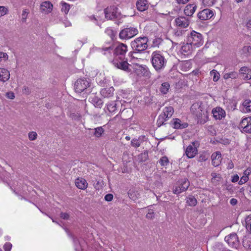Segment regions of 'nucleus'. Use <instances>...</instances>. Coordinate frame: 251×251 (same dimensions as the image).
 <instances>
[{"mask_svg":"<svg viewBox=\"0 0 251 251\" xmlns=\"http://www.w3.org/2000/svg\"><path fill=\"white\" fill-rule=\"evenodd\" d=\"M237 203V200L234 198H232L230 201V203L232 205H235Z\"/></svg>","mask_w":251,"mask_h":251,"instance_id":"62","label":"nucleus"},{"mask_svg":"<svg viewBox=\"0 0 251 251\" xmlns=\"http://www.w3.org/2000/svg\"><path fill=\"white\" fill-rule=\"evenodd\" d=\"M113 64L117 68L126 72L130 73L131 72V66L126 60H123L121 59L119 60L115 58L113 61Z\"/></svg>","mask_w":251,"mask_h":251,"instance_id":"9","label":"nucleus"},{"mask_svg":"<svg viewBox=\"0 0 251 251\" xmlns=\"http://www.w3.org/2000/svg\"><path fill=\"white\" fill-rule=\"evenodd\" d=\"M217 0H202V4L205 7H210L215 4Z\"/></svg>","mask_w":251,"mask_h":251,"instance_id":"41","label":"nucleus"},{"mask_svg":"<svg viewBox=\"0 0 251 251\" xmlns=\"http://www.w3.org/2000/svg\"><path fill=\"white\" fill-rule=\"evenodd\" d=\"M245 226L248 230L251 229V215L246 218Z\"/></svg>","mask_w":251,"mask_h":251,"instance_id":"42","label":"nucleus"},{"mask_svg":"<svg viewBox=\"0 0 251 251\" xmlns=\"http://www.w3.org/2000/svg\"><path fill=\"white\" fill-rule=\"evenodd\" d=\"M127 51V47L123 43L117 45L114 49V54L116 55H124Z\"/></svg>","mask_w":251,"mask_h":251,"instance_id":"17","label":"nucleus"},{"mask_svg":"<svg viewBox=\"0 0 251 251\" xmlns=\"http://www.w3.org/2000/svg\"><path fill=\"white\" fill-rule=\"evenodd\" d=\"M90 82L89 79H79L75 83V88L76 92L81 93L89 86Z\"/></svg>","mask_w":251,"mask_h":251,"instance_id":"11","label":"nucleus"},{"mask_svg":"<svg viewBox=\"0 0 251 251\" xmlns=\"http://www.w3.org/2000/svg\"><path fill=\"white\" fill-rule=\"evenodd\" d=\"M53 9V4L49 1H43L40 4V11L44 14L50 13Z\"/></svg>","mask_w":251,"mask_h":251,"instance_id":"15","label":"nucleus"},{"mask_svg":"<svg viewBox=\"0 0 251 251\" xmlns=\"http://www.w3.org/2000/svg\"><path fill=\"white\" fill-rule=\"evenodd\" d=\"M90 99L91 100V102L95 107L99 108L101 107L103 101L101 99L95 96L93 97H91Z\"/></svg>","mask_w":251,"mask_h":251,"instance_id":"32","label":"nucleus"},{"mask_svg":"<svg viewBox=\"0 0 251 251\" xmlns=\"http://www.w3.org/2000/svg\"><path fill=\"white\" fill-rule=\"evenodd\" d=\"M173 126L175 128L182 129L188 126L187 123L181 121L180 119L176 118L172 121Z\"/></svg>","mask_w":251,"mask_h":251,"instance_id":"23","label":"nucleus"},{"mask_svg":"<svg viewBox=\"0 0 251 251\" xmlns=\"http://www.w3.org/2000/svg\"><path fill=\"white\" fill-rule=\"evenodd\" d=\"M191 110L197 116L198 123L203 124L208 121L207 111L201 102L194 103L191 106Z\"/></svg>","mask_w":251,"mask_h":251,"instance_id":"2","label":"nucleus"},{"mask_svg":"<svg viewBox=\"0 0 251 251\" xmlns=\"http://www.w3.org/2000/svg\"><path fill=\"white\" fill-rule=\"evenodd\" d=\"M114 89L113 87L102 89L100 91L101 96L104 98H110L113 95Z\"/></svg>","mask_w":251,"mask_h":251,"instance_id":"27","label":"nucleus"},{"mask_svg":"<svg viewBox=\"0 0 251 251\" xmlns=\"http://www.w3.org/2000/svg\"><path fill=\"white\" fill-rule=\"evenodd\" d=\"M246 25L249 28H251V19H249L247 22Z\"/></svg>","mask_w":251,"mask_h":251,"instance_id":"64","label":"nucleus"},{"mask_svg":"<svg viewBox=\"0 0 251 251\" xmlns=\"http://www.w3.org/2000/svg\"><path fill=\"white\" fill-rule=\"evenodd\" d=\"M8 12V8L7 7L4 6H0V17H1L7 14Z\"/></svg>","mask_w":251,"mask_h":251,"instance_id":"44","label":"nucleus"},{"mask_svg":"<svg viewBox=\"0 0 251 251\" xmlns=\"http://www.w3.org/2000/svg\"><path fill=\"white\" fill-rule=\"evenodd\" d=\"M187 42L196 49L203 45V39L201 33L193 30L187 35Z\"/></svg>","mask_w":251,"mask_h":251,"instance_id":"4","label":"nucleus"},{"mask_svg":"<svg viewBox=\"0 0 251 251\" xmlns=\"http://www.w3.org/2000/svg\"><path fill=\"white\" fill-rule=\"evenodd\" d=\"M238 74L236 72H231L227 73H225L223 77L225 79H227L229 78L235 79L238 77Z\"/></svg>","mask_w":251,"mask_h":251,"instance_id":"34","label":"nucleus"},{"mask_svg":"<svg viewBox=\"0 0 251 251\" xmlns=\"http://www.w3.org/2000/svg\"><path fill=\"white\" fill-rule=\"evenodd\" d=\"M213 117L215 120H221L226 117V111L222 108L217 106L212 110Z\"/></svg>","mask_w":251,"mask_h":251,"instance_id":"12","label":"nucleus"},{"mask_svg":"<svg viewBox=\"0 0 251 251\" xmlns=\"http://www.w3.org/2000/svg\"><path fill=\"white\" fill-rule=\"evenodd\" d=\"M37 134L36 132L31 131L28 133V138L30 140L33 141L37 138Z\"/></svg>","mask_w":251,"mask_h":251,"instance_id":"46","label":"nucleus"},{"mask_svg":"<svg viewBox=\"0 0 251 251\" xmlns=\"http://www.w3.org/2000/svg\"><path fill=\"white\" fill-rule=\"evenodd\" d=\"M239 74L244 79L249 80L251 79V69L247 67H242L240 69Z\"/></svg>","mask_w":251,"mask_h":251,"instance_id":"20","label":"nucleus"},{"mask_svg":"<svg viewBox=\"0 0 251 251\" xmlns=\"http://www.w3.org/2000/svg\"><path fill=\"white\" fill-rule=\"evenodd\" d=\"M12 248V244L10 243H6L4 245V249L5 251H10Z\"/></svg>","mask_w":251,"mask_h":251,"instance_id":"53","label":"nucleus"},{"mask_svg":"<svg viewBox=\"0 0 251 251\" xmlns=\"http://www.w3.org/2000/svg\"><path fill=\"white\" fill-rule=\"evenodd\" d=\"M5 96L7 98L13 100L15 98V94L13 92L10 91L6 93Z\"/></svg>","mask_w":251,"mask_h":251,"instance_id":"51","label":"nucleus"},{"mask_svg":"<svg viewBox=\"0 0 251 251\" xmlns=\"http://www.w3.org/2000/svg\"><path fill=\"white\" fill-rule=\"evenodd\" d=\"M137 9L140 11H144L148 8V3L147 0H138L136 2Z\"/></svg>","mask_w":251,"mask_h":251,"instance_id":"28","label":"nucleus"},{"mask_svg":"<svg viewBox=\"0 0 251 251\" xmlns=\"http://www.w3.org/2000/svg\"><path fill=\"white\" fill-rule=\"evenodd\" d=\"M167 120V118L164 117V116L162 115H160L158 117L157 123L158 125H161L163 124L165 121H166Z\"/></svg>","mask_w":251,"mask_h":251,"instance_id":"50","label":"nucleus"},{"mask_svg":"<svg viewBox=\"0 0 251 251\" xmlns=\"http://www.w3.org/2000/svg\"><path fill=\"white\" fill-rule=\"evenodd\" d=\"M75 184L79 189L85 190L88 187L87 181L82 177H79L75 179Z\"/></svg>","mask_w":251,"mask_h":251,"instance_id":"24","label":"nucleus"},{"mask_svg":"<svg viewBox=\"0 0 251 251\" xmlns=\"http://www.w3.org/2000/svg\"><path fill=\"white\" fill-rule=\"evenodd\" d=\"M138 33V29L135 27L126 28L120 32L119 36L122 39H128L137 35Z\"/></svg>","mask_w":251,"mask_h":251,"instance_id":"8","label":"nucleus"},{"mask_svg":"<svg viewBox=\"0 0 251 251\" xmlns=\"http://www.w3.org/2000/svg\"><path fill=\"white\" fill-rule=\"evenodd\" d=\"M225 240L229 246L233 248H236L238 245V237L235 233H232L226 236Z\"/></svg>","mask_w":251,"mask_h":251,"instance_id":"13","label":"nucleus"},{"mask_svg":"<svg viewBox=\"0 0 251 251\" xmlns=\"http://www.w3.org/2000/svg\"><path fill=\"white\" fill-rule=\"evenodd\" d=\"M60 4L61 5L62 12L65 14H67L70 9V5L63 1L61 2Z\"/></svg>","mask_w":251,"mask_h":251,"instance_id":"38","label":"nucleus"},{"mask_svg":"<svg viewBox=\"0 0 251 251\" xmlns=\"http://www.w3.org/2000/svg\"><path fill=\"white\" fill-rule=\"evenodd\" d=\"M133 61L134 62V59ZM133 69L135 73L139 76H149L150 72L148 67L145 65H141L134 62Z\"/></svg>","mask_w":251,"mask_h":251,"instance_id":"7","label":"nucleus"},{"mask_svg":"<svg viewBox=\"0 0 251 251\" xmlns=\"http://www.w3.org/2000/svg\"><path fill=\"white\" fill-rule=\"evenodd\" d=\"M154 213L152 209H149L148 213L147 214L146 217L148 219H152L154 217Z\"/></svg>","mask_w":251,"mask_h":251,"instance_id":"52","label":"nucleus"},{"mask_svg":"<svg viewBox=\"0 0 251 251\" xmlns=\"http://www.w3.org/2000/svg\"><path fill=\"white\" fill-rule=\"evenodd\" d=\"M128 195L129 198L133 201L137 200L140 196L139 193L134 189H130L129 190Z\"/></svg>","mask_w":251,"mask_h":251,"instance_id":"33","label":"nucleus"},{"mask_svg":"<svg viewBox=\"0 0 251 251\" xmlns=\"http://www.w3.org/2000/svg\"><path fill=\"white\" fill-rule=\"evenodd\" d=\"M190 185L189 182L186 178H183L178 181L173 187V192L175 194H178L186 191Z\"/></svg>","mask_w":251,"mask_h":251,"instance_id":"6","label":"nucleus"},{"mask_svg":"<svg viewBox=\"0 0 251 251\" xmlns=\"http://www.w3.org/2000/svg\"><path fill=\"white\" fill-rule=\"evenodd\" d=\"M197 8L195 4H190L186 6L184 8V14L188 16H191L193 15Z\"/></svg>","mask_w":251,"mask_h":251,"instance_id":"26","label":"nucleus"},{"mask_svg":"<svg viewBox=\"0 0 251 251\" xmlns=\"http://www.w3.org/2000/svg\"><path fill=\"white\" fill-rule=\"evenodd\" d=\"M207 159V157H206L205 156H200V157H199V161H205L206 160V159Z\"/></svg>","mask_w":251,"mask_h":251,"instance_id":"63","label":"nucleus"},{"mask_svg":"<svg viewBox=\"0 0 251 251\" xmlns=\"http://www.w3.org/2000/svg\"><path fill=\"white\" fill-rule=\"evenodd\" d=\"M103 131V129L101 127H97L95 128V135L97 137H100L101 136Z\"/></svg>","mask_w":251,"mask_h":251,"instance_id":"45","label":"nucleus"},{"mask_svg":"<svg viewBox=\"0 0 251 251\" xmlns=\"http://www.w3.org/2000/svg\"><path fill=\"white\" fill-rule=\"evenodd\" d=\"M243 245L245 249L251 251V233L248 234L244 237Z\"/></svg>","mask_w":251,"mask_h":251,"instance_id":"30","label":"nucleus"},{"mask_svg":"<svg viewBox=\"0 0 251 251\" xmlns=\"http://www.w3.org/2000/svg\"><path fill=\"white\" fill-rule=\"evenodd\" d=\"M132 146L137 148L140 146L141 143L140 141L136 139H133L131 141Z\"/></svg>","mask_w":251,"mask_h":251,"instance_id":"47","label":"nucleus"},{"mask_svg":"<svg viewBox=\"0 0 251 251\" xmlns=\"http://www.w3.org/2000/svg\"><path fill=\"white\" fill-rule=\"evenodd\" d=\"M10 72L8 70L4 68H0V81L6 82L10 78Z\"/></svg>","mask_w":251,"mask_h":251,"instance_id":"21","label":"nucleus"},{"mask_svg":"<svg viewBox=\"0 0 251 251\" xmlns=\"http://www.w3.org/2000/svg\"><path fill=\"white\" fill-rule=\"evenodd\" d=\"M212 163L215 167L218 166L222 160V156L220 152L216 151L211 155Z\"/></svg>","mask_w":251,"mask_h":251,"instance_id":"22","label":"nucleus"},{"mask_svg":"<svg viewBox=\"0 0 251 251\" xmlns=\"http://www.w3.org/2000/svg\"><path fill=\"white\" fill-rule=\"evenodd\" d=\"M170 89V84L168 82H164L162 83L160 88V91L163 94H167Z\"/></svg>","mask_w":251,"mask_h":251,"instance_id":"36","label":"nucleus"},{"mask_svg":"<svg viewBox=\"0 0 251 251\" xmlns=\"http://www.w3.org/2000/svg\"><path fill=\"white\" fill-rule=\"evenodd\" d=\"M187 203L190 206H195L197 203V201L194 197L190 196L187 199Z\"/></svg>","mask_w":251,"mask_h":251,"instance_id":"40","label":"nucleus"},{"mask_svg":"<svg viewBox=\"0 0 251 251\" xmlns=\"http://www.w3.org/2000/svg\"><path fill=\"white\" fill-rule=\"evenodd\" d=\"M198 143L193 142L192 145H190L186 148L185 153L187 156L189 158H193L198 153L197 146Z\"/></svg>","mask_w":251,"mask_h":251,"instance_id":"14","label":"nucleus"},{"mask_svg":"<svg viewBox=\"0 0 251 251\" xmlns=\"http://www.w3.org/2000/svg\"><path fill=\"white\" fill-rule=\"evenodd\" d=\"M249 178L248 176H246L243 175L241 177L240 180L239 181L238 183L239 185H243L247 182L249 180Z\"/></svg>","mask_w":251,"mask_h":251,"instance_id":"48","label":"nucleus"},{"mask_svg":"<svg viewBox=\"0 0 251 251\" xmlns=\"http://www.w3.org/2000/svg\"><path fill=\"white\" fill-rule=\"evenodd\" d=\"M151 62L154 68L158 71L165 67L167 61L160 51H155L151 54Z\"/></svg>","mask_w":251,"mask_h":251,"instance_id":"3","label":"nucleus"},{"mask_svg":"<svg viewBox=\"0 0 251 251\" xmlns=\"http://www.w3.org/2000/svg\"><path fill=\"white\" fill-rule=\"evenodd\" d=\"M214 13L213 11L209 9H205L199 12V18L202 20H206L213 17Z\"/></svg>","mask_w":251,"mask_h":251,"instance_id":"19","label":"nucleus"},{"mask_svg":"<svg viewBox=\"0 0 251 251\" xmlns=\"http://www.w3.org/2000/svg\"><path fill=\"white\" fill-rule=\"evenodd\" d=\"M113 196L111 194H107L104 197V199L106 201H110L112 200Z\"/></svg>","mask_w":251,"mask_h":251,"instance_id":"54","label":"nucleus"},{"mask_svg":"<svg viewBox=\"0 0 251 251\" xmlns=\"http://www.w3.org/2000/svg\"><path fill=\"white\" fill-rule=\"evenodd\" d=\"M234 167V164L231 161H229L227 166V169H231Z\"/></svg>","mask_w":251,"mask_h":251,"instance_id":"61","label":"nucleus"},{"mask_svg":"<svg viewBox=\"0 0 251 251\" xmlns=\"http://www.w3.org/2000/svg\"><path fill=\"white\" fill-rule=\"evenodd\" d=\"M240 110L244 113H248L251 111V100H245L240 107Z\"/></svg>","mask_w":251,"mask_h":251,"instance_id":"25","label":"nucleus"},{"mask_svg":"<svg viewBox=\"0 0 251 251\" xmlns=\"http://www.w3.org/2000/svg\"><path fill=\"white\" fill-rule=\"evenodd\" d=\"M174 112V110L173 107L166 106L164 108L163 113L161 115L168 119L172 117Z\"/></svg>","mask_w":251,"mask_h":251,"instance_id":"31","label":"nucleus"},{"mask_svg":"<svg viewBox=\"0 0 251 251\" xmlns=\"http://www.w3.org/2000/svg\"><path fill=\"white\" fill-rule=\"evenodd\" d=\"M239 126L242 132L251 133V116L243 118Z\"/></svg>","mask_w":251,"mask_h":251,"instance_id":"10","label":"nucleus"},{"mask_svg":"<svg viewBox=\"0 0 251 251\" xmlns=\"http://www.w3.org/2000/svg\"><path fill=\"white\" fill-rule=\"evenodd\" d=\"M29 13V11L27 9H25L23 11L22 17V21L25 22L26 21L27 16Z\"/></svg>","mask_w":251,"mask_h":251,"instance_id":"49","label":"nucleus"},{"mask_svg":"<svg viewBox=\"0 0 251 251\" xmlns=\"http://www.w3.org/2000/svg\"><path fill=\"white\" fill-rule=\"evenodd\" d=\"M117 103L114 101L109 102L107 104V109L110 113H114L117 110Z\"/></svg>","mask_w":251,"mask_h":251,"instance_id":"35","label":"nucleus"},{"mask_svg":"<svg viewBox=\"0 0 251 251\" xmlns=\"http://www.w3.org/2000/svg\"><path fill=\"white\" fill-rule=\"evenodd\" d=\"M195 49L194 47L187 42L181 46L180 52L184 55H188L191 54Z\"/></svg>","mask_w":251,"mask_h":251,"instance_id":"18","label":"nucleus"},{"mask_svg":"<svg viewBox=\"0 0 251 251\" xmlns=\"http://www.w3.org/2000/svg\"><path fill=\"white\" fill-rule=\"evenodd\" d=\"M211 182L214 185H217L219 184V183L222 180V177L220 174L217 173L215 172H212L211 174Z\"/></svg>","mask_w":251,"mask_h":251,"instance_id":"29","label":"nucleus"},{"mask_svg":"<svg viewBox=\"0 0 251 251\" xmlns=\"http://www.w3.org/2000/svg\"><path fill=\"white\" fill-rule=\"evenodd\" d=\"M118 16L117 8L110 6L106 8L104 11H99L98 15L90 16V19L94 23L99 25V22H103L105 19L111 20L117 18Z\"/></svg>","mask_w":251,"mask_h":251,"instance_id":"1","label":"nucleus"},{"mask_svg":"<svg viewBox=\"0 0 251 251\" xmlns=\"http://www.w3.org/2000/svg\"><path fill=\"white\" fill-rule=\"evenodd\" d=\"M176 25L180 28H186L189 25L190 22L188 18L185 17H179L175 20Z\"/></svg>","mask_w":251,"mask_h":251,"instance_id":"16","label":"nucleus"},{"mask_svg":"<svg viewBox=\"0 0 251 251\" xmlns=\"http://www.w3.org/2000/svg\"><path fill=\"white\" fill-rule=\"evenodd\" d=\"M239 177L237 175H234L231 177V181L232 182H236L239 180Z\"/></svg>","mask_w":251,"mask_h":251,"instance_id":"57","label":"nucleus"},{"mask_svg":"<svg viewBox=\"0 0 251 251\" xmlns=\"http://www.w3.org/2000/svg\"><path fill=\"white\" fill-rule=\"evenodd\" d=\"M112 50V49L111 48L110 46L104 48L102 49V51H103V53L104 54H106V52H110L111 50Z\"/></svg>","mask_w":251,"mask_h":251,"instance_id":"56","label":"nucleus"},{"mask_svg":"<svg viewBox=\"0 0 251 251\" xmlns=\"http://www.w3.org/2000/svg\"><path fill=\"white\" fill-rule=\"evenodd\" d=\"M243 52H248L249 53L251 52V47L250 46L245 47L243 49Z\"/></svg>","mask_w":251,"mask_h":251,"instance_id":"58","label":"nucleus"},{"mask_svg":"<svg viewBox=\"0 0 251 251\" xmlns=\"http://www.w3.org/2000/svg\"><path fill=\"white\" fill-rule=\"evenodd\" d=\"M179 4H185L187 3L189 0H176Z\"/></svg>","mask_w":251,"mask_h":251,"instance_id":"60","label":"nucleus"},{"mask_svg":"<svg viewBox=\"0 0 251 251\" xmlns=\"http://www.w3.org/2000/svg\"><path fill=\"white\" fill-rule=\"evenodd\" d=\"M210 75L212 77L213 81L217 82L219 80L220 77L219 73L216 70H212L210 72Z\"/></svg>","mask_w":251,"mask_h":251,"instance_id":"37","label":"nucleus"},{"mask_svg":"<svg viewBox=\"0 0 251 251\" xmlns=\"http://www.w3.org/2000/svg\"><path fill=\"white\" fill-rule=\"evenodd\" d=\"M148 39L146 37H139L131 43L132 49L137 51H142L148 48Z\"/></svg>","mask_w":251,"mask_h":251,"instance_id":"5","label":"nucleus"},{"mask_svg":"<svg viewBox=\"0 0 251 251\" xmlns=\"http://www.w3.org/2000/svg\"><path fill=\"white\" fill-rule=\"evenodd\" d=\"M60 217H61V218H62L64 220H67V219H68L69 216L66 213H62L60 215Z\"/></svg>","mask_w":251,"mask_h":251,"instance_id":"59","label":"nucleus"},{"mask_svg":"<svg viewBox=\"0 0 251 251\" xmlns=\"http://www.w3.org/2000/svg\"><path fill=\"white\" fill-rule=\"evenodd\" d=\"M9 56L8 54L4 52L0 51V64H1L8 60Z\"/></svg>","mask_w":251,"mask_h":251,"instance_id":"39","label":"nucleus"},{"mask_svg":"<svg viewBox=\"0 0 251 251\" xmlns=\"http://www.w3.org/2000/svg\"><path fill=\"white\" fill-rule=\"evenodd\" d=\"M159 162L162 166H166L169 164V159L167 157L163 156L159 159Z\"/></svg>","mask_w":251,"mask_h":251,"instance_id":"43","label":"nucleus"},{"mask_svg":"<svg viewBox=\"0 0 251 251\" xmlns=\"http://www.w3.org/2000/svg\"><path fill=\"white\" fill-rule=\"evenodd\" d=\"M251 174V168L249 167L244 172L243 175L249 177V176Z\"/></svg>","mask_w":251,"mask_h":251,"instance_id":"55","label":"nucleus"}]
</instances>
